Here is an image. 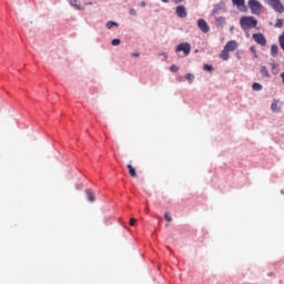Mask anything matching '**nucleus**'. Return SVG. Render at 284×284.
Listing matches in <instances>:
<instances>
[{
  "label": "nucleus",
  "instance_id": "f257e3e1",
  "mask_svg": "<svg viewBox=\"0 0 284 284\" xmlns=\"http://www.w3.org/2000/svg\"><path fill=\"white\" fill-rule=\"evenodd\" d=\"M240 26L242 30H252V28H256V26H258V20L252 16H243L240 19Z\"/></svg>",
  "mask_w": 284,
  "mask_h": 284
},
{
  "label": "nucleus",
  "instance_id": "f03ea898",
  "mask_svg": "<svg viewBox=\"0 0 284 284\" xmlns=\"http://www.w3.org/2000/svg\"><path fill=\"white\" fill-rule=\"evenodd\" d=\"M248 8L252 14H261L263 10V4L258 0H248Z\"/></svg>",
  "mask_w": 284,
  "mask_h": 284
},
{
  "label": "nucleus",
  "instance_id": "7ed1b4c3",
  "mask_svg": "<svg viewBox=\"0 0 284 284\" xmlns=\"http://www.w3.org/2000/svg\"><path fill=\"white\" fill-rule=\"evenodd\" d=\"M227 10V7L225 6V1H220L219 3L213 6V9L211 11V17H216V14H223Z\"/></svg>",
  "mask_w": 284,
  "mask_h": 284
},
{
  "label": "nucleus",
  "instance_id": "20e7f679",
  "mask_svg": "<svg viewBox=\"0 0 284 284\" xmlns=\"http://www.w3.org/2000/svg\"><path fill=\"white\" fill-rule=\"evenodd\" d=\"M175 52H183L184 57H187L192 52V44L190 42H181L175 47Z\"/></svg>",
  "mask_w": 284,
  "mask_h": 284
},
{
  "label": "nucleus",
  "instance_id": "39448f33",
  "mask_svg": "<svg viewBox=\"0 0 284 284\" xmlns=\"http://www.w3.org/2000/svg\"><path fill=\"white\" fill-rule=\"evenodd\" d=\"M268 6L275 10V12H278L280 14H283L284 12V6L281 3V0H268Z\"/></svg>",
  "mask_w": 284,
  "mask_h": 284
},
{
  "label": "nucleus",
  "instance_id": "423d86ee",
  "mask_svg": "<svg viewBox=\"0 0 284 284\" xmlns=\"http://www.w3.org/2000/svg\"><path fill=\"white\" fill-rule=\"evenodd\" d=\"M253 41H255V43L262 47L267 45V39H265V36L261 32L253 33Z\"/></svg>",
  "mask_w": 284,
  "mask_h": 284
},
{
  "label": "nucleus",
  "instance_id": "0eeeda50",
  "mask_svg": "<svg viewBox=\"0 0 284 284\" xmlns=\"http://www.w3.org/2000/svg\"><path fill=\"white\" fill-rule=\"evenodd\" d=\"M197 28L204 34H207V32H210V24H207V21H205V19L203 18L197 19Z\"/></svg>",
  "mask_w": 284,
  "mask_h": 284
},
{
  "label": "nucleus",
  "instance_id": "6e6552de",
  "mask_svg": "<svg viewBox=\"0 0 284 284\" xmlns=\"http://www.w3.org/2000/svg\"><path fill=\"white\" fill-rule=\"evenodd\" d=\"M175 14L179 17V19H185L187 17V8L183 4H179L175 8Z\"/></svg>",
  "mask_w": 284,
  "mask_h": 284
},
{
  "label": "nucleus",
  "instance_id": "1a4fd4ad",
  "mask_svg": "<svg viewBox=\"0 0 284 284\" xmlns=\"http://www.w3.org/2000/svg\"><path fill=\"white\" fill-rule=\"evenodd\" d=\"M85 199L89 201V203H94L97 201V195H94V192H92V189H87L84 191Z\"/></svg>",
  "mask_w": 284,
  "mask_h": 284
},
{
  "label": "nucleus",
  "instance_id": "9d476101",
  "mask_svg": "<svg viewBox=\"0 0 284 284\" xmlns=\"http://www.w3.org/2000/svg\"><path fill=\"white\" fill-rule=\"evenodd\" d=\"M224 48L229 51V52H234V50L236 48H239V42H236V40H230Z\"/></svg>",
  "mask_w": 284,
  "mask_h": 284
},
{
  "label": "nucleus",
  "instance_id": "9b49d317",
  "mask_svg": "<svg viewBox=\"0 0 284 284\" xmlns=\"http://www.w3.org/2000/svg\"><path fill=\"white\" fill-rule=\"evenodd\" d=\"M225 23H227V22H226V20H225V17H223V16L217 17V18L215 19V26H216V28H223V26H225Z\"/></svg>",
  "mask_w": 284,
  "mask_h": 284
},
{
  "label": "nucleus",
  "instance_id": "f8f14e48",
  "mask_svg": "<svg viewBox=\"0 0 284 284\" xmlns=\"http://www.w3.org/2000/svg\"><path fill=\"white\" fill-rule=\"evenodd\" d=\"M221 59H222V61H227L230 59V51L226 50L225 47H224V49L221 52Z\"/></svg>",
  "mask_w": 284,
  "mask_h": 284
},
{
  "label": "nucleus",
  "instance_id": "ddd939ff",
  "mask_svg": "<svg viewBox=\"0 0 284 284\" xmlns=\"http://www.w3.org/2000/svg\"><path fill=\"white\" fill-rule=\"evenodd\" d=\"M261 75L264 77L265 79H270V71L267 70V67L265 65H262L261 67Z\"/></svg>",
  "mask_w": 284,
  "mask_h": 284
},
{
  "label": "nucleus",
  "instance_id": "4468645a",
  "mask_svg": "<svg viewBox=\"0 0 284 284\" xmlns=\"http://www.w3.org/2000/svg\"><path fill=\"white\" fill-rule=\"evenodd\" d=\"M236 8H245V0H231Z\"/></svg>",
  "mask_w": 284,
  "mask_h": 284
},
{
  "label": "nucleus",
  "instance_id": "2eb2a0df",
  "mask_svg": "<svg viewBox=\"0 0 284 284\" xmlns=\"http://www.w3.org/2000/svg\"><path fill=\"white\" fill-rule=\"evenodd\" d=\"M126 168L129 170L130 176H132L133 179L136 178V169H134V166H132V164H128Z\"/></svg>",
  "mask_w": 284,
  "mask_h": 284
},
{
  "label": "nucleus",
  "instance_id": "dca6fc26",
  "mask_svg": "<svg viewBox=\"0 0 284 284\" xmlns=\"http://www.w3.org/2000/svg\"><path fill=\"white\" fill-rule=\"evenodd\" d=\"M271 57H278V45L276 44L271 45Z\"/></svg>",
  "mask_w": 284,
  "mask_h": 284
},
{
  "label": "nucleus",
  "instance_id": "f3484780",
  "mask_svg": "<svg viewBox=\"0 0 284 284\" xmlns=\"http://www.w3.org/2000/svg\"><path fill=\"white\" fill-rule=\"evenodd\" d=\"M106 28L108 30H112V28H119V23L116 21L110 20L106 22Z\"/></svg>",
  "mask_w": 284,
  "mask_h": 284
},
{
  "label": "nucleus",
  "instance_id": "a211bd4d",
  "mask_svg": "<svg viewBox=\"0 0 284 284\" xmlns=\"http://www.w3.org/2000/svg\"><path fill=\"white\" fill-rule=\"evenodd\" d=\"M252 89L255 91V92H261V90H263V84L258 83V82H254L252 84Z\"/></svg>",
  "mask_w": 284,
  "mask_h": 284
},
{
  "label": "nucleus",
  "instance_id": "6ab92c4d",
  "mask_svg": "<svg viewBox=\"0 0 284 284\" xmlns=\"http://www.w3.org/2000/svg\"><path fill=\"white\" fill-rule=\"evenodd\" d=\"M184 79H186V81H189V83H194L195 77L192 73H186Z\"/></svg>",
  "mask_w": 284,
  "mask_h": 284
},
{
  "label": "nucleus",
  "instance_id": "aec40b11",
  "mask_svg": "<svg viewBox=\"0 0 284 284\" xmlns=\"http://www.w3.org/2000/svg\"><path fill=\"white\" fill-rule=\"evenodd\" d=\"M203 70L205 72H212L214 70V65H212V64H204L203 65Z\"/></svg>",
  "mask_w": 284,
  "mask_h": 284
},
{
  "label": "nucleus",
  "instance_id": "412c9836",
  "mask_svg": "<svg viewBox=\"0 0 284 284\" xmlns=\"http://www.w3.org/2000/svg\"><path fill=\"white\" fill-rule=\"evenodd\" d=\"M272 112H281V109H278V104L276 102H273L271 104Z\"/></svg>",
  "mask_w": 284,
  "mask_h": 284
},
{
  "label": "nucleus",
  "instance_id": "4be33fe9",
  "mask_svg": "<svg viewBox=\"0 0 284 284\" xmlns=\"http://www.w3.org/2000/svg\"><path fill=\"white\" fill-rule=\"evenodd\" d=\"M111 45H114V47L121 45V39L114 38V39L111 41Z\"/></svg>",
  "mask_w": 284,
  "mask_h": 284
},
{
  "label": "nucleus",
  "instance_id": "5701e85b",
  "mask_svg": "<svg viewBox=\"0 0 284 284\" xmlns=\"http://www.w3.org/2000/svg\"><path fill=\"white\" fill-rule=\"evenodd\" d=\"M278 43H280V48L283 50V52H284V38H283V36H280L278 37Z\"/></svg>",
  "mask_w": 284,
  "mask_h": 284
},
{
  "label": "nucleus",
  "instance_id": "b1692460",
  "mask_svg": "<svg viewBox=\"0 0 284 284\" xmlns=\"http://www.w3.org/2000/svg\"><path fill=\"white\" fill-rule=\"evenodd\" d=\"M275 28H283V20L276 19Z\"/></svg>",
  "mask_w": 284,
  "mask_h": 284
},
{
  "label": "nucleus",
  "instance_id": "393cba45",
  "mask_svg": "<svg viewBox=\"0 0 284 284\" xmlns=\"http://www.w3.org/2000/svg\"><path fill=\"white\" fill-rule=\"evenodd\" d=\"M250 51L254 54L255 59H258V54L256 53V48L255 47H251Z\"/></svg>",
  "mask_w": 284,
  "mask_h": 284
},
{
  "label": "nucleus",
  "instance_id": "a878e982",
  "mask_svg": "<svg viewBox=\"0 0 284 284\" xmlns=\"http://www.w3.org/2000/svg\"><path fill=\"white\" fill-rule=\"evenodd\" d=\"M170 71H171V72H179V67H178L176 64H172V65L170 67Z\"/></svg>",
  "mask_w": 284,
  "mask_h": 284
},
{
  "label": "nucleus",
  "instance_id": "bb28decb",
  "mask_svg": "<svg viewBox=\"0 0 284 284\" xmlns=\"http://www.w3.org/2000/svg\"><path fill=\"white\" fill-rule=\"evenodd\" d=\"M184 1H185V0H172V3H173L174 6H179V4H181V3H184Z\"/></svg>",
  "mask_w": 284,
  "mask_h": 284
},
{
  "label": "nucleus",
  "instance_id": "cd10ccee",
  "mask_svg": "<svg viewBox=\"0 0 284 284\" xmlns=\"http://www.w3.org/2000/svg\"><path fill=\"white\" fill-rule=\"evenodd\" d=\"M164 219H165V221H166L168 223H171V221H172V215L165 214V215H164Z\"/></svg>",
  "mask_w": 284,
  "mask_h": 284
},
{
  "label": "nucleus",
  "instance_id": "c85d7f7f",
  "mask_svg": "<svg viewBox=\"0 0 284 284\" xmlns=\"http://www.w3.org/2000/svg\"><path fill=\"white\" fill-rule=\"evenodd\" d=\"M129 14H131V17H136V10L135 9H130Z\"/></svg>",
  "mask_w": 284,
  "mask_h": 284
},
{
  "label": "nucleus",
  "instance_id": "c756f323",
  "mask_svg": "<svg viewBox=\"0 0 284 284\" xmlns=\"http://www.w3.org/2000/svg\"><path fill=\"white\" fill-rule=\"evenodd\" d=\"M129 223L131 226H134V223H136V219L132 217Z\"/></svg>",
  "mask_w": 284,
  "mask_h": 284
},
{
  "label": "nucleus",
  "instance_id": "7c9ffc66",
  "mask_svg": "<svg viewBox=\"0 0 284 284\" xmlns=\"http://www.w3.org/2000/svg\"><path fill=\"white\" fill-rule=\"evenodd\" d=\"M276 68H278V64L276 62H274V60H273L272 70H276Z\"/></svg>",
  "mask_w": 284,
  "mask_h": 284
},
{
  "label": "nucleus",
  "instance_id": "2f4dec72",
  "mask_svg": "<svg viewBox=\"0 0 284 284\" xmlns=\"http://www.w3.org/2000/svg\"><path fill=\"white\" fill-rule=\"evenodd\" d=\"M71 6H73V8H77L78 10H81V4H74L73 2H71Z\"/></svg>",
  "mask_w": 284,
  "mask_h": 284
},
{
  "label": "nucleus",
  "instance_id": "473e14b6",
  "mask_svg": "<svg viewBox=\"0 0 284 284\" xmlns=\"http://www.w3.org/2000/svg\"><path fill=\"white\" fill-rule=\"evenodd\" d=\"M140 6H141L142 8H145V6H148V3H146L145 1H142V2L140 3Z\"/></svg>",
  "mask_w": 284,
  "mask_h": 284
},
{
  "label": "nucleus",
  "instance_id": "72a5a7b5",
  "mask_svg": "<svg viewBox=\"0 0 284 284\" xmlns=\"http://www.w3.org/2000/svg\"><path fill=\"white\" fill-rule=\"evenodd\" d=\"M161 57H164V59H168V53L166 52H162Z\"/></svg>",
  "mask_w": 284,
  "mask_h": 284
},
{
  "label": "nucleus",
  "instance_id": "f704fd0d",
  "mask_svg": "<svg viewBox=\"0 0 284 284\" xmlns=\"http://www.w3.org/2000/svg\"><path fill=\"white\" fill-rule=\"evenodd\" d=\"M162 3H170V0H161Z\"/></svg>",
  "mask_w": 284,
  "mask_h": 284
},
{
  "label": "nucleus",
  "instance_id": "c9c22d12",
  "mask_svg": "<svg viewBox=\"0 0 284 284\" xmlns=\"http://www.w3.org/2000/svg\"><path fill=\"white\" fill-rule=\"evenodd\" d=\"M132 57H140V53H132Z\"/></svg>",
  "mask_w": 284,
  "mask_h": 284
},
{
  "label": "nucleus",
  "instance_id": "e433bc0d",
  "mask_svg": "<svg viewBox=\"0 0 284 284\" xmlns=\"http://www.w3.org/2000/svg\"><path fill=\"white\" fill-rule=\"evenodd\" d=\"M178 81H183V77H179V78H178Z\"/></svg>",
  "mask_w": 284,
  "mask_h": 284
},
{
  "label": "nucleus",
  "instance_id": "4c0bfd02",
  "mask_svg": "<svg viewBox=\"0 0 284 284\" xmlns=\"http://www.w3.org/2000/svg\"><path fill=\"white\" fill-rule=\"evenodd\" d=\"M87 6H92V2H88Z\"/></svg>",
  "mask_w": 284,
  "mask_h": 284
},
{
  "label": "nucleus",
  "instance_id": "58836bf2",
  "mask_svg": "<svg viewBox=\"0 0 284 284\" xmlns=\"http://www.w3.org/2000/svg\"><path fill=\"white\" fill-rule=\"evenodd\" d=\"M232 30H234V27H231V28H230V31H231V32H232Z\"/></svg>",
  "mask_w": 284,
  "mask_h": 284
},
{
  "label": "nucleus",
  "instance_id": "ea45409f",
  "mask_svg": "<svg viewBox=\"0 0 284 284\" xmlns=\"http://www.w3.org/2000/svg\"><path fill=\"white\" fill-rule=\"evenodd\" d=\"M281 194H284V190H281Z\"/></svg>",
  "mask_w": 284,
  "mask_h": 284
},
{
  "label": "nucleus",
  "instance_id": "a19ab883",
  "mask_svg": "<svg viewBox=\"0 0 284 284\" xmlns=\"http://www.w3.org/2000/svg\"><path fill=\"white\" fill-rule=\"evenodd\" d=\"M164 214H170V212H165Z\"/></svg>",
  "mask_w": 284,
  "mask_h": 284
}]
</instances>
